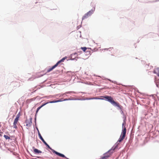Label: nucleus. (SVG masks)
Segmentation results:
<instances>
[{"mask_svg":"<svg viewBox=\"0 0 159 159\" xmlns=\"http://www.w3.org/2000/svg\"><path fill=\"white\" fill-rule=\"evenodd\" d=\"M94 10H91L85 14L83 17L82 20L87 18L90 16L93 13Z\"/></svg>","mask_w":159,"mask_h":159,"instance_id":"6","label":"nucleus"},{"mask_svg":"<svg viewBox=\"0 0 159 159\" xmlns=\"http://www.w3.org/2000/svg\"><path fill=\"white\" fill-rule=\"evenodd\" d=\"M1 134H0V136H1Z\"/></svg>","mask_w":159,"mask_h":159,"instance_id":"24","label":"nucleus"},{"mask_svg":"<svg viewBox=\"0 0 159 159\" xmlns=\"http://www.w3.org/2000/svg\"><path fill=\"white\" fill-rule=\"evenodd\" d=\"M26 126H30L31 125V121H28V120H26Z\"/></svg>","mask_w":159,"mask_h":159,"instance_id":"13","label":"nucleus"},{"mask_svg":"<svg viewBox=\"0 0 159 159\" xmlns=\"http://www.w3.org/2000/svg\"><path fill=\"white\" fill-rule=\"evenodd\" d=\"M97 99V98H91V99Z\"/></svg>","mask_w":159,"mask_h":159,"instance_id":"22","label":"nucleus"},{"mask_svg":"<svg viewBox=\"0 0 159 159\" xmlns=\"http://www.w3.org/2000/svg\"><path fill=\"white\" fill-rule=\"evenodd\" d=\"M43 142L48 148L51 150H52V148L50 147V146L46 143V142L45 141Z\"/></svg>","mask_w":159,"mask_h":159,"instance_id":"14","label":"nucleus"},{"mask_svg":"<svg viewBox=\"0 0 159 159\" xmlns=\"http://www.w3.org/2000/svg\"><path fill=\"white\" fill-rule=\"evenodd\" d=\"M107 158L105 157L104 155L103 157H101L100 159H105Z\"/></svg>","mask_w":159,"mask_h":159,"instance_id":"20","label":"nucleus"},{"mask_svg":"<svg viewBox=\"0 0 159 159\" xmlns=\"http://www.w3.org/2000/svg\"><path fill=\"white\" fill-rule=\"evenodd\" d=\"M52 152L53 153H55V154H56V155H57L59 156H60L61 157H65V158H66V159H68V158L66 157L63 154H61V153H60L59 152H57L53 150H52Z\"/></svg>","mask_w":159,"mask_h":159,"instance_id":"8","label":"nucleus"},{"mask_svg":"<svg viewBox=\"0 0 159 159\" xmlns=\"http://www.w3.org/2000/svg\"><path fill=\"white\" fill-rule=\"evenodd\" d=\"M34 152L35 154H39V153H42V152L41 151L36 148H34Z\"/></svg>","mask_w":159,"mask_h":159,"instance_id":"10","label":"nucleus"},{"mask_svg":"<svg viewBox=\"0 0 159 159\" xmlns=\"http://www.w3.org/2000/svg\"><path fill=\"white\" fill-rule=\"evenodd\" d=\"M81 49H82L84 52H85L86 50L87 49V48L86 47H81Z\"/></svg>","mask_w":159,"mask_h":159,"instance_id":"19","label":"nucleus"},{"mask_svg":"<svg viewBox=\"0 0 159 159\" xmlns=\"http://www.w3.org/2000/svg\"><path fill=\"white\" fill-rule=\"evenodd\" d=\"M62 101L61 100H56L55 101H50L49 102L50 103H55V102H61Z\"/></svg>","mask_w":159,"mask_h":159,"instance_id":"15","label":"nucleus"},{"mask_svg":"<svg viewBox=\"0 0 159 159\" xmlns=\"http://www.w3.org/2000/svg\"><path fill=\"white\" fill-rule=\"evenodd\" d=\"M115 149L114 148L113 149H111L110 150L107 152H106L104 154V155L105 157L106 158H107L110 156L112 153H113L114 150Z\"/></svg>","mask_w":159,"mask_h":159,"instance_id":"7","label":"nucleus"},{"mask_svg":"<svg viewBox=\"0 0 159 159\" xmlns=\"http://www.w3.org/2000/svg\"><path fill=\"white\" fill-rule=\"evenodd\" d=\"M67 100V99H65L64 100Z\"/></svg>","mask_w":159,"mask_h":159,"instance_id":"23","label":"nucleus"},{"mask_svg":"<svg viewBox=\"0 0 159 159\" xmlns=\"http://www.w3.org/2000/svg\"><path fill=\"white\" fill-rule=\"evenodd\" d=\"M66 58V57H63L61 60L58 61L52 67L49 69H48L47 70V72H49L52 71L53 69L57 67L59 64L61 62H63Z\"/></svg>","mask_w":159,"mask_h":159,"instance_id":"3","label":"nucleus"},{"mask_svg":"<svg viewBox=\"0 0 159 159\" xmlns=\"http://www.w3.org/2000/svg\"><path fill=\"white\" fill-rule=\"evenodd\" d=\"M104 98L114 106H117L119 108L120 107V105L119 103L115 102L111 96H106L104 97Z\"/></svg>","mask_w":159,"mask_h":159,"instance_id":"1","label":"nucleus"},{"mask_svg":"<svg viewBox=\"0 0 159 159\" xmlns=\"http://www.w3.org/2000/svg\"><path fill=\"white\" fill-rule=\"evenodd\" d=\"M153 73L156 74L159 77V68H156L153 71Z\"/></svg>","mask_w":159,"mask_h":159,"instance_id":"9","label":"nucleus"},{"mask_svg":"<svg viewBox=\"0 0 159 159\" xmlns=\"http://www.w3.org/2000/svg\"><path fill=\"white\" fill-rule=\"evenodd\" d=\"M126 132V128H125L124 129H122L121 135L118 142H120L123 141L125 137Z\"/></svg>","mask_w":159,"mask_h":159,"instance_id":"4","label":"nucleus"},{"mask_svg":"<svg viewBox=\"0 0 159 159\" xmlns=\"http://www.w3.org/2000/svg\"><path fill=\"white\" fill-rule=\"evenodd\" d=\"M155 81L156 83V84L157 87L158 88L159 87V85L158 84V83H157V82L156 77H155Z\"/></svg>","mask_w":159,"mask_h":159,"instance_id":"17","label":"nucleus"},{"mask_svg":"<svg viewBox=\"0 0 159 159\" xmlns=\"http://www.w3.org/2000/svg\"><path fill=\"white\" fill-rule=\"evenodd\" d=\"M38 135L39 136L40 139L43 141V142L45 140H44V139H43V138L42 137L41 134H40L38 129Z\"/></svg>","mask_w":159,"mask_h":159,"instance_id":"12","label":"nucleus"},{"mask_svg":"<svg viewBox=\"0 0 159 159\" xmlns=\"http://www.w3.org/2000/svg\"><path fill=\"white\" fill-rule=\"evenodd\" d=\"M156 80H157V83H158L159 81V80L158 79H157V78H156Z\"/></svg>","mask_w":159,"mask_h":159,"instance_id":"21","label":"nucleus"},{"mask_svg":"<svg viewBox=\"0 0 159 159\" xmlns=\"http://www.w3.org/2000/svg\"><path fill=\"white\" fill-rule=\"evenodd\" d=\"M20 116V113L19 112L16 115V117L14 120L13 124V126L14 128L16 129L17 128V123L18 122V120Z\"/></svg>","mask_w":159,"mask_h":159,"instance_id":"5","label":"nucleus"},{"mask_svg":"<svg viewBox=\"0 0 159 159\" xmlns=\"http://www.w3.org/2000/svg\"><path fill=\"white\" fill-rule=\"evenodd\" d=\"M125 125H126V122L125 120H124L122 124V129H124L125 128H126L125 127Z\"/></svg>","mask_w":159,"mask_h":159,"instance_id":"16","label":"nucleus"},{"mask_svg":"<svg viewBox=\"0 0 159 159\" xmlns=\"http://www.w3.org/2000/svg\"><path fill=\"white\" fill-rule=\"evenodd\" d=\"M4 137L6 139H10V137L6 135H4Z\"/></svg>","mask_w":159,"mask_h":159,"instance_id":"18","label":"nucleus"},{"mask_svg":"<svg viewBox=\"0 0 159 159\" xmlns=\"http://www.w3.org/2000/svg\"><path fill=\"white\" fill-rule=\"evenodd\" d=\"M48 102H47L45 103H44L43 105H42L41 106H40V107H38L37 109V110H36V113L37 114V113L38 112V111H39V110L41 108H42V107H43V106H45V105H46V104H48Z\"/></svg>","mask_w":159,"mask_h":159,"instance_id":"11","label":"nucleus"},{"mask_svg":"<svg viewBox=\"0 0 159 159\" xmlns=\"http://www.w3.org/2000/svg\"><path fill=\"white\" fill-rule=\"evenodd\" d=\"M66 58V57H63L61 60L58 61L52 67L49 69H48L47 70V72H49L52 71L53 69L57 67L59 64L61 62H63Z\"/></svg>","mask_w":159,"mask_h":159,"instance_id":"2","label":"nucleus"}]
</instances>
